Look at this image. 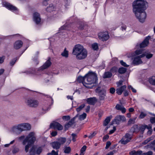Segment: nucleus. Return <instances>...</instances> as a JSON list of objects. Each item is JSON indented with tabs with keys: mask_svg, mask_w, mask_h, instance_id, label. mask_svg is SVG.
I'll return each mask as SVG.
<instances>
[{
	"mask_svg": "<svg viewBox=\"0 0 155 155\" xmlns=\"http://www.w3.org/2000/svg\"><path fill=\"white\" fill-rule=\"evenodd\" d=\"M115 89L113 87H111L110 89V93L113 94L115 92Z\"/></svg>",
	"mask_w": 155,
	"mask_h": 155,
	"instance_id": "0e129e2a",
	"label": "nucleus"
},
{
	"mask_svg": "<svg viewBox=\"0 0 155 155\" xmlns=\"http://www.w3.org/2000/svg\"><path fill=\"white\" fill-rule=\"evenodd\" d=\"M126 86L125 85H124L120 88L116 89V93L119 95H121L122 92L126 88Z\"/></svg>",
	"mask_w": 155,
	"mask_h": 155,
	"instance_id": "b1692460",
	"label": "nucleus"
},
{
	"mask_svg": "<svg viewBox=\"0 0 155 155\" xmlns=\"http://www.w3.org/2000/svg\"><path fill=\"white\" fill-rule=\"evenodd\" d=\"M146 15L145 11L136 12V17L140 22L143 23L145 21Z\"/></svg>",
	"mask_w": 155,
	"mask_h": 155,
	"instance_id": "6e6552de",
	"label": "nucleus"
},
{
	"mask_svg": "<svg viewBox=\"0 0 155 155\" xmlns=\"http://www.w3.org/2000/svg\"><path fill=\"white\" fill-rule=\"evenodd\" d=\"M50 127L54 129H57L58 130H61L63 129V127L60 124L56 122H53L51 124Z\"/></svg>",
	"mask_w": 155,
	"mask_h": 155,
	"instance_id": "4468645a",
	"label": "nucleus"
},
{
	"mask_svg": "<svg viewBox=\"0 0 155 155\" xmlns=\"http://www.w3.org/2000/svg\"><path fill=\"white\" fill-rule=\"evenodd\" d=\"M142 58L143 57L140 56V55L136 56V65H138L143 63V61L141 59V58Z\"/></svg>",
	"mask_w": 155,
	"mask_h": 155,
	"instance_id": "c756f323",
	"label": "nucleus"
},
{
	"mask_svg": "<svg viewBox=\"0 0 155 155\" xmlns=\"http://www.w3.org/2000/svg\"><path fill=\"white\" fill-rule=\"evenodd\" d=\"M86 114L85 113H84L83 114L79 116V119L81 120H84L86 118Z\"/></svg>",
	"mask_w": 155,
	"mask_h": 155,
	"instance_id": "e433bc0d",
	"label": "nucleus"
},
{
	"mask_svg": "<svg viewBox=\"0 0 155 155\" xmlns=\"http://www.w3.org/2000/svg\"><path fill=\"white\" fill-rule=\"evenodd\" d=\"M135 118H130L128 121V125H131L134 124L135 123Z\"/></svg>",
	"mask_w": 155,
	"mask_h": 155,
	"instance_id": "4c0bfd02",
	"label": "nucleus"
},
{
	"mask_svg": "<svg viewBox=\"0 0 155 155\" xmlns=\"http://www.w3.org/2000/svg\"><path fill=\"white\" fill-rule=\"evenodd\" d=\"M33 19L36 24H39L41 21L39 14L37 12H34L33 15Z\"/></svg>",
	"mask_w": 155,
	"mask_h": 155,
	"instance_id": "dca6fc26",
	"label": "nucleus"
},
{
	"mask_svg": "<svg viewBox=\"0 0 155 155\" xmlns=\"http://www.w3.org/2000/svg\"><path fill=\"white\" fill-rule=\"evenodd\" d=\"M35 134L34 132H30L23 140L22 142L23 144L25 145L27 143L32 144L36 140Z\"/></svg>",
	"mask_w": 155,
	"mask_h": 155,
	"instance_id": "423d86ee",
	"label": "nucleus"
},
{
	"mask_svg": "<svg viewBox=\"0 0 155 155\" xmlns=\"http://www.w3.org/2000/svg\"><path fill=\"white\" fill-rule=\"evenodd\" d=\"M145 155H152L153 153L152 151H150L146 153H144Z\"/></svg>",
	"mask_w": 155,
	"mask_h": 155,
	"instance_id": "69168bd1",
	"label": "nucleus"
},
{
	"mask_svg": "<svg viewBox=\"0 0 155 155\" xmlns=\"http://www.w3.org/2000/svg\"><path fill=\"white\" fill-rule=\"evenodd\" d=\"M16 61V59H14L12 60L10 62V64L11 66L13 65L15 63Z\"/></svg>",
	"mask_w": 155,
	"mask_h": 155,
	"instance_id": "13d9d810",
	"label": "nucleus"
},
{
	"mask_svg": "<svg viewBox=\"0 0 155 155\" xmlns=\"http://www.w3.org/2000/svg\"><path fill=\"white\" fill-rule=\"evenodd\" d=\"M153 56V54L148 51H146L143 52V54L140 55V56L142 57H145L146 59H149L151 58Z\"/></svg>",
	"mask_w": 155,
	"mask_h": 155,
	"instance_id": "6ab92c4d",
	"label": "nucleus"
},
{
	"mask_svg": "<svg viewBox=\"0 0 155 155\" xmlns=\"http://www.w3.org/2000/svg\"><path fill=\"white\" fill-rule=\"evenodd\" d=\"M21 128L22 129V132L25 130H30L31 129V125L28 123H23L19 124Z\"/></svg>",
	"mask_w": 155,
	"mask_h": 155,
	"instance_id": "a211bd4d",
	"label": "nucleus"
},
{
	"mask_svg": "<svg viewBox=\"0 0 155 155\" xmlns=\"http://www.w3.org/2000/svg\"><path fill=\"white\" fill-rule=\"evenodd\" d=\"M87 147L85 145L84 146L81 148L80 155H83V153L84 152L86 149Z\"/></svg>",
	"mask_w": 155,
	"mask_h": 155,
	"instance_id": "a19ab883",
	"label": "nucleus"
},
{
	"mask_svg": "<svg viewBox=\"0 0 155 155\" xmlns=\"http://www.w3.org/2000/svg\"><path fill=\"white\" fill-rule=\"evenodd\" d=\"M85 106V105L84 104H83L80 106H79L76 109V110L77 112H79Z\"/></svg>",
	"mask_w": 155,
	"mask_h": 155,
	"instance_id": "ea45409f",
	"label": "nucleus"
},
{
	"mask_svg": "<svg viewBox=\"0 0 155 155\" xmlns=\"http://www.w3.org/2000/svg\"><path fill=\"white\" fill-rule=\"evenodd\" d=\"M143 50L142 49H138L136 50V56H137V55H139V54H142L143 53Z\"/></svg>",
	"mask_w": 155,
	"mask_h": 155,
	"instance_id": "c03bdc74",
	"label": "nucleus"
},
{
	"mask_svg": "<svg viewBox=\"0 0 155 155\" xmlns=\"http://www.w3.org/2000/svg\"><path fill=\"white\" fill-rule=\"evenodd\" d=\"M25 102L28 107L33 108L38 107L39 104V102L37 100L31 97L26 98Z\"/></svg>",
	"mask_w": 155,
	"mask_h": 155,
	"instance_id": "20e7f679",
	"label": "nucleus"
},
{
	"mask_svg": "<svg viewBox=\"0 0 155 155\" xmlns=\"http://www.w3.org/2000/svg\"><path fill=\"white\" fill-rule=\"evenodd\" d=\"M152 140V137H150L147 138V139L145 140L142 143L143 144H147L148 143L150 142V140Z\"/></svg>",
	"mask_w": 155,
	"mask_h": 155,
	"instance_id": "49530a36",
	"label": "nucleus"
},
{
	"mask_svg": "<svg viewBox=\"0 0 155 155\" xmlns=\"http://www.w3.org/2000/svg\"><path fill=\"white\" fill-rule=\"evenodd\" d=\"M147 125H141L140 127L137 126L136 125V128H137L138 129H139L140 131H141V133L143 134L145 128H146Z\"/></svg>",
	"mask_w": 155,
	"mask_h": 155,
	"instance_id": "c85d7f7f",
	"label": "nucleus"
},
{
	"mask_svg": "<svg viewBox=\"0 0 155 155\" xmlns=\"http://www.w3.org/2000/svg\"><path fill=\"white\" fill-rule=\"evenodd\" d=\"M132 6L133 12L136 15V0L134 1L133 3Z\"/></svg>",
	"mask_w": 155,
	"mask_h": 155,
	"instance_id": "37998d69",
	"label": "nucleus"
},
{
	"mask_svg": "<svg viewBox=\"0 0 155 155\" xmlns=\"http://www.w3.org/2000/svg\"><path fill=\"white\" fill-rule=\"evenodd\" d=\"M5 58V56H0V64L2 63Z\"/></svg>",
	"mask_w": 155,
	"mask_h": 155,
	"instance_id": "8fccbe9b",
	"label": "nucleus"
},
{
	"mask_svg": "<svg viewBox=\"0 0 155 155\" xmlns=\"http://www.w3.org/2000/svg\"><path fill=\"white\" fill-rule=\"evenodd\" d=\"M64 152L65 153H69L71 150V148L69 147L65 146L64 147Z\"/></svg>",
	"mask_w": 155,
	"mask_h": 155,
	"instance_id": "7c9ffc66",
	"label": "nucleus"
},
{
	"mask_svg": "<svg viewBox=\"0 0 155 155\" xmlns=\"http://www.w3.org/2000/svg\"><path fill=\"white\" fill-rule=\"evenodd\" d=\"M127 71V69L126 68L121 67L118 69V72L120 74L124 73Z\"/></svg>",
	"mask_w": 155,
	"mask_h": 155,
	"instance_id": "473e14b6",
	"label": "nucleus"
},
{
	"mask_svg": "<svg viewBox=\"0 0 155 155\" xmlns=\"http://www.w3.org/2000/svg\"><path fill=\"white\" fill-rule=\"evenodd\" d=\"M66 140L65 138L60 137L56 141L51 143V144L54 149L58 150L61 147V145L64 144Z\"/></svg>",
	"mask_w": 155,
	"mask_h": 155,
	"instance_id": "39448f33",
	"label": "nucleus"
},
{
	"mask_svg": "<svg viewBox=\"0 0 155 155\" xmlns=\"http://www.w3.org/2000/svg\"><path fill=\"white\" fill-rule=\"evenodd\" d=\"M117 71V68L116 67H114L112 68L110 70V72L111 73L116 72Z\"/></svg>",
	"mask_w": 155,
	"mask_h": 155,
	"instance_id": "09e8293b",
	"label": "nucleus"
},
{
	"mask_svg": "<svg viewBox=\"0 0 155 155\" xmlns=\"http://www.w3.org/2000/svg\"><path fill=\"white\" fill-rule=\"evenodd\" d=\"M148 81L149 83L153 86H155V76H152L148 78Z\"/></svg>",
	"mask_w": 155,
	"mask_h": 155,
	"instance_id": "bb28decb",
	"label": "nucleus"
},
{
	"mask_svg": "<svg viewBox=\"0 0 155 155\" xmlns=\"http://www.w3.org/2000/svg\"><path fill=\"white\" fill-rule=\"evenodd\" d=\"M112 75V73L110 72H105L103 75V78H111Z\"/></svg>",
	"mask_w": 155,
	"mask_h": 155,
	"instance_id": "cd10ccee",
	"label": "nucleus"
},
{
	"mask_svg": "<svg viewBox=\"0 0 155 155\" xmlns=\"http://www.w3.org/2000/svg\"><path fill=\"white\" fill-rule=\"evenodd\" d=\"M85 79V76L84 77L80 76L78 78L77 81L79 83H82L83 85H84L85 87L89 88V87L87 85H86L85 84V83H84V80Z\"/></svg>",
	"mask_w": 155,
	"mask_h": 155,
	"instance_id": "393cba45",
	"label": "nucleus"
},
{
	"mask_svg": "<svg viewBox=\"0 0 155 155\" xmlns=\"http://www.w3.org/2000/svg\"><path fill=\"white\" fill-rule=\"evenodd\" d=\"M98 36L99 39L103 41H106L109 38L108 33L107 31L99 33L98 34Z\"/></svg>",
	"mask_w": 155,
	"mask_h": 155,
	"instance_id": "ddd939ff",
	"label": "nucleus"
},
{
	"mask_svg": "<svg viewBox=\"0 0 155 155\" xmlns=\"http://www.w3.org/2000/svg\"><path fill=\"white\" fill-rule=\"evenodd\" d=\"M95 92L98 94L100 100L103 101L105 100L106 94V91L105 90L101 89L100 87H98L95 90Z\"/></svg>",
	"mask_w": 155,
	"mask_h": 155,
	"instance_id": "0eeeda50",
	"label": "nucleus"
},
{
	"mask_svg": "<svg viewBox=\"0 0 155 155\" xmlns=\"http://www.w3.org/2000/svg\"><path fill=\"white\" fill-rule=\"evenodd\" d=\"M22 129L21 128L19 124L14 126L10 129V132L13 134H19L22 132Z\"/></svg>",
	"mask_w": 155,
	"mask_h": 155,
	"instance_id": "9d476101",
	"label": "nucleus"
},
{
	"mask_svg": "<svg viewBox=\"0 0 155 155\" xmlns=\"http://www.w3.org/2000/svg\"><path fill=\"white\" fill-rule=\"evenodd\" d=\"M111 143L110 141H107L106 144V146L105 147L106 149H107L111 145Z\"/></svg>",
	"mask_w": 155,
	"mask_h": 155,
	"instance_id": "5fc2aeb1",
	"label": "nucleus"
},
{
	"mask_svg": "<svg viewBox=\"0 0 155 155\" xmlns=\"http://www.w3.org/2000/svg\"><path fill=\"white\" fill-rule=\"evenodd\" d=\"M51 58H49L47 61L44 63V64L38 70V71L40 70H43L49 68L51 64V62L50 61Z\"/></svg>",
	"mask_w": 155,
	"mask_h": 155,
	"instance_id": "f3484780",
	"label": "nucleus"
},
{
	"mask_svg": "<svg viewBox=\"0 0 155 155\" xmlns=\"http://www.w3.org/2000/svg\"><path fill=\"white\" fill-rule=\"evenodd\" d=\"M126 120V118L124 116L118 115L115 117L114 119L112 121V122L113 124H119L121 121L124 122Z\"/></svg>",
	"mask_w": 155,
	"mask_h": 155,
	"instance_id": "9b49d317",
	"label": "nucleus"
},
{
	"mask_svg": "<svg viewBox=\"0 0 155 155\" xmlns=\"http://www.w3.org/2000/svg\"><path fill=\"white\" fill-rule=\"evenodd\" d=\"M85 77V79L84 80V83L86 85L96 83L97 80L96 74L91 72H89L86 75Z\"/></svg>",
	"mask_w": 155,
	"mask_h": 155,
	"instance_id": "f03ea898",
	"label": "nucleus"
},
{
	"mask_svg": "<svg viewBox=\"0 0 155 155\" xmlns=\"http://www.w3.org/2000/svg\"><path fill=\"white\" fill-rule=\"evenodd\" d=\"M71 136L72 137V140L74 142H75L76 140V139L77 138V136L76 134L72 133L71 134Z\"/></svg>",
	"mask_w": 155,
	"mask_h": 155,
	"instance_id": "a18cd8bd",
	"label": "nucleus"
},
{
	"mask_svg": "<svg viewBox=\"0 0 155 155\" xmlns=\"http://www.w3.org/2000/svg\"><path fill=\"white\" fill-rule=\"evenodd\" d=\"M31 144H32L28 143L25 146V150L26 152H27L28 151L29 148L30 147H31Z\"/></svg>",
	"mask_w": 155,
	"mask_h": 155,
	"instance_id": "79ce46f5",
	"label": "nucleus"
},
{
	"mask_svg": "<svg viewBox=\"0 0 155 155\" xmlns=\"http://www.w3.org/2000/svg\"><path fill=\"white\" fill-rule=\"evenodd\" d=\"M43 148L40 147H35L34 146H33L31 148L30 151V155H35V154L38 155L40 154L42 152Z\"/></svg>",
	"mask_w": 155,
	"mask_h": 155,
	"instance_id": "1a4fd4ad",
	"label": "nucleus"
},
{
	"mask_svg": "<svg viewBox=\"0 0 155 155\" xmlns=\"http://www.w3.org/2000/svg\"><path fill=\"white\" fill-rule=\"evenodd\" d=\"M61 55L63 57L68 58V51L66 50V48H65L64 51L61 53Z\"/></svg>",
	"mask_w": 155,
	"mask_h": 155,
	"instance_id": "f704fd0d",
	"label": "nucleus"
},
{
	"mask_svg": "<svg viewBox=\"0 0 155 155\" xmlns=\"http://www.w3.org/2000/svg\"><path fill=\"white\" fill-rule=\"evenodd\" d=\"M3 5L4 6L6 7L10 10L15 11L17 9L16 7L13 6L7 2H4Z\"/></svg>",
	"mask_w": 155,
	"mask_h": 155,
	"instance_id": "aec40b11",
	"label": "nucleus"
},
{
	"mask_svg": "<svg viewBox=\"0 0 155 155\" xmlns=\"http://www.w3.org/2000/svg\"><path fill=\"white\" fill-rule=\"evenodd\" d=\"M52 155H58V151L55 152L54 150H52Z\"/></svg>",
	"mask_w": 155,
	"mask_h": 155,
	"instance_id": "338daca9",
	"label": "nucleus"
},
{
	"mask_svg": "<svg viewBox=\"0 0 155 155\" xmlns=\"http://www.w3.org/2000/svg\"><path fill=\"white\" fill-rule=\"evenodd\" d=\"M54 10V8L53 5H50L46 9L47 11L50 12L53 11Z\"/></svg>",
	"mask_w": 155,
	"mask_h": 155,
	"instance_id": "72a5a7b5",
	"label": "nucleus"
},
{
	"mask_svg": "<svg viewBox=\"0 0 155 155\" xmlns=\"http://www.w3.org/2000/svg\"><path fill=\"white\" fill-rule=\"evenodd\" d=\"M154 145H155V140L151 142L150 143L147 145V146L145 147H146L147 148H151Z\"/></svg>",
	"mask_w": 155,
	"mask_h": 155,
	"instance_id": "c9c22d12",
	"label": "nucleus"
},
{
	"mask_svg": "<svg viewBox=\"0 0 155 155\" xmlns=\"http://www.w3.org/2000/svg\"><path fill=\"white\" fill-rule=\"evenodd\" d=\"M148 7V3L144 0H136V12L144 11Z\"/></svg>",
	"mask_w": 155,
	"mask_h": 155,
	"instance_id": "7ed1b4c3",
	"label": "nucleus"
},
{
	"mask_svg": "<svg viewBox=\"0 0 155 155\" xmlns=\"http://www.w3.org/2000/svg\"><path fill=\"white\" fill-rule=\"evenodd\" d=\"M150 121L152 124L155 123V117L151 118L150 119Z\"/></svg>",
	"mask_w": 155,
	"mask_h": 155,
	"instance_id": "e2e57ef3",
	"label": "nucleus"
},
{
	"mask_svg": "<svg viewBox=\"0 0 155 155\" xmlns=\"http://www.w3.org/2000/svg\"><path fill=\"white\" fill-rule=\"evenodd\" d=\"M120 63L122 66H124V67H127L129 66L125 62H124L122 60L120 61Z\"/></svg>",
	"mask_w": 155,
	"mask_h": 155,
	"instance_id": "3c124183",
	"label": "nucleus"
},
{
	"mask_svg": "<svg viewBox=\"0 0 155 155\" xmlns=\"http://www.w3.org/2000/svg\"><path fill=\"white\" fill-rule=\"evenodd\" d=\"M111 118L110 117H107L104 120L103 123V125L104 126H106L110 120Z\"/></svg>",
	"mask_w": 155,
	"mask_h": 155,
	"instance_id": "2f4dec72",
	"label": "nucleus"
},
{
	"mask_svg": "<svg viewBox=\"0 0 155 155\" xmlns=\"http://www.w3.org/2000/svg\"><path fill=\"white\" fill-rule=\"evenodd\" d=\"M72 54L76 56V58L78 60H82L86 58L87 52L84 48L83 46L79 45H76L74 47Z\"/></svg>",
	"mask_w": 155,
	"mask_h": 155,
	"instance_id": "f257e3e1",
	"label": "nucleus"
},
{
	"mask_svg": "<svg viewBox=\"0 0 155 155\" xmlns=\"http://www.w3.org/2000/svg\"><path fill=\"white\" fill-rule=\"evenodd\" d=\"M86 101L89 104L94 105L97 102V99L95 97H90L87 98Z\"/></svg>",
	"mask_w": 155,
	"mask_h": 155,
	"instance_id": "4be33fe9",
	"label": "nucleus"
},
{
	"mask_svg": "<svg viewBox=\"0 0 155 155\" xmlns=\"http://www.w3.org/2000/svg\"><path fill=\"white\" fill-rule=\"evenodd\" d=\"M147 114L143 112H142L139 116L140 119H142L144 118L146 116Z\"/></svg>",
	"mask_w": 155,
	"mask_h": 155,
	"instance_id": "de8ad7c7",
	"label": "nucleus"
},
{
	"mask_svg": "<svg viewBox=\"0 0 155 155\" xmlns=\"http://www.w3.org/2000/svg\"><path fill=\"white\" fill-rule=\"evenodd\" d=\"M78 115H77L75 117L72 119L65 126V129L67 130L68 128L70 127L74 123V121L75 118L78 117Z\"/></svg>",
	"mask_w": 155,
	"mask_h": 155,
	"instance_id": "5701e85b",
	"label": "nucleus"
},
{
	"mask_svg": "<svg viewBox=\"0 0 155 155\" xmlns=\"http://www.w3.org/2000/svg\"><path fill=\"white\" fill-rule=\"evenodd\" d=\"M128 88L129 90H131L133 92H136V90L134 88H133L131 86H128Z\"/></svg>",
	"mask_w": 155,
	"mask_h": 155,
	"instance_id": "bf43d9fd",
	"label": "nucleus"
},
{
	"mask_svg": "<svg viewBox=\"0 0 155 155\" xmlns=\"http://www.w3.org/2000/svg\"><path fill=\"white\" fill-rule=\"evenodd\" d=\"M63 119L68 120L70 119V117L69 116H64L62 117Z\"/></svg>",
	"mask_w": 155,
	"mask_h": 155,
	"instance_id": "603ef678",
	"label": "nucleus"
},
{
	"mask_svg": "<svg viewBox=\"0 0 155 155\" xmlns=\"http://www.w3.org/2000/svg\"><path fill=\"white\" fill-rule=\"evenodd\" d=\"M131 134H127L119 141L122 144H125L130 141L132 138Z\"/></svg>",
	"mask_w": 155,
	"mask_h": 155,
	"instance_id": "f8f14e48",
	"label": "nucleus"
},
{
	"mask_svg": "<svg viewBox=\"0 0 155 155\" xmlns=\"http://www.w3.org/2000/svg\"><path fill=\"white\" fill-rule=\"evenodd\" d=\"M123 82V81L122 80L118 82H117V86L119 87L122 84V83Z\"/></svg>",
	"mask_w": 155,
	"mask_h": 155,
	"instance_id": "680f3d73",
	"label": "nucleus"
},
{
	"mask_svg": "<svg viewBox=\"0 0 155 155\" xmlns=\"http://www.w3.org/2000/svg\"><path fill=\"white\" fill-rule=\"evenodd\" d=\"M19 151V149L18 148L15 147L12 150V153H15L18 152Z\"/></svg>",
	"mask_w": 155,
	"mask_h": 155,
	"instance_id": "864d4df0",
	"label": "nucleus"
},
{
	"mask_svg": "<svg viewBox=\"0 0 155 155\" xmlns=\"http://www.w3.org/2000/svg\"><path fill=\"white\" fill-rule=\"evenodd\" d=\"M115 107L117 110L121 111L123 113H124L126 111V109L122 105L117 104L116 105Z\"/></svg>",
	"mask_w": 155,
	"mask_h": 155,
	"instance_id": "a878e982",
	"label": "nucleus"
},
{
	"mask_svg": "<svg viewBox=\"0 0 155 155\" xmlns=\"http://www.w3.org/2000/svg\"><path fill=\"white\" fill-rule=\"evenodd\" d=\"M84 27L83 24L81 23L79 24V26L78 27V29L80 30H82L83 29Z\"/></svg>",
	"mask_w": 155,
	"mask_h": 155,
	"instance_id": "774afa93",
	"label": "nucleus"
},
{
	"mask_svg": "<svg viewBox=\"0 0 155 155\" xmlns=\"http://www.w3.org/2000/svg\"><path fill=\"white\" fill-rule=\"evenodd\" d=\"M109 137V136L107 134L105 135L104 137L103 138V141H105L107 140Z\"/></svg>",
	"mask_w": 155,
	"mask_h": 155,
	"instance_id": "052dcab7",
	"label": "nucleus"
},
{
	"mask_svg": "<svg viewBox=\"0 0 155 155\" xmlns=\"http://www.w3.org/2000/svg\"><path fill=\"white\" fill-rule=\"evenodd\" d=\"M92 48L95 50H97L98 49V44L97 43H94L92 45Z\"/></svg>",
	"mask_w": 155,
	"mask_h": 155,
	"instance_id": "58836bf2",
	"label": "nucleus"
},
{
	"mask_svg": "<svg viewBox=\"0 0 155 155\" xmlns=\"http://www.w3.org/2000/svg\"><path fill=\"white\" fill-rule=\"evenodd\" d=\"M150 38L151 37L150 36H148L146 37L143 41L140 44V48H144L147 46L149 43V40L150 39Z\"/></svg>",
	"mask_w": 155,
	"mask_h": 155,
	"instance_id": "2eb2a0df",
	"label": "nucleus"
},
{
	"mask_svg": "<svg viewBox=\"0 0 155 155\" xmlns=\"http://www.w3.org/2000/svg\"><path fill=\"white\" fill-rule=\"evenodd\" d=\"M116 130V127H114L113 129L110 130V131H109V134H113V133H114V132L115 131V130Z\"/></svg>",
	"mask_w": 155,
	"mask_h": 155,
	"instance_id": "4d7b16f0",
	"label": "nucleus"
},
{
	"mask_svg": "<svg viewBox=\"0 0 155 155\" xmlns=\"http://www.w3.org/2000/svg\"><path fill=\"white\" fill-rule=\"evenodd\" d=\"M96 134V132H94L93 133L91 134V135H89L88 137L89 138L91 139L92 138H93L94 136Z\"/></svg>",
	"mask_w": 155,
	"mask_h": 155,
	"instance_id": "6e6d98bb",
	"label": "nucleus"
},
{
	"mask_svg": "<svg viewBox=\"0 0 155 155\" xmlns=\"http://www.w3.org/2000/svg\"><path fill=\"white\" fill-rule=\"evenodd\" d=\"M23 42L21 40H17L14 44V48L16 49H18L22 46Z\"/></svg>",
	"mask_w": 155,
	"mask_h": 155,
	"instance_id": "412c9836",
	"label": "nucleus"
}]
</instances>
